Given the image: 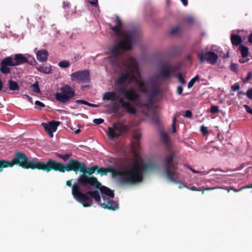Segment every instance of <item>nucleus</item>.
Returning a JSON list of instances; mask_svg holds the SVG:
<instances>
[{"instance_id":"nucleus-1","label":"nucleus","mask_w":252,"mask_h":252,"mask_svg":"<svg viewBox=\"0 0 252 252\" xmlns=\"http://www.w3.org/2000/svg\"><path fill=\"white\" fill-rule=\"evenodd\" d=\"M26 168L38 169L49 172L52 169L64 172L65 171H80L83 173L77 179V182L72 186V194L76 201L83 205L84 207H90L93 205V199L103 208L115 210L118 208V203L112 201L114 197L113 190L102 186L94 177H88L86 173L93 174L97 168L93 166L86 168L84 162H79L75 159H70L67 164L63 165L55 160L49 159L44 163L36 158L27 160Z\"/></svg>"},{"instance_id":"nucleus-2","label":"nucleus","mask_w":252,"mask_h":252,"mask_svg":"<svg viewBox=\"0 0 252 252\" xmlns=\"http://www.w3.org/2000/svg\"><path fill=\"white\" fill-rule=\"evenodd\" d=\"M125 70L116 81V92L105 93L103 101L117 102L120 107L128 113L134 114L136 109L133 103L137 102L145 110L152 108L154 97L159 93L155 77L142 80L135 59L128 57L124 63Z\"/></svg>"},{"instance_id":"nucleus-3","label":"nucleus","mask_w":252,"mask_h":252,"mask_svg":"<svg viewBox=\"0 0 252 252\" xmlns=\"http://www.w3.org/2000/svg\"><path fill=\"white\" fill-rule=\"evenodd\" d=\"M153 165L146 164L141 156L133 153V158L126 161L118 166L109 168L112 176L120 183L135 185L142 182L145 172L152 169Z\"/></svg>"},{"instance_id":"nucleus-4","label":"nucleus","mask_w":252,"mask_h":252,"mask_svg":"<svg viewBox=\"0 0 252 252\" xmlns=\"http://www.w3.org/2000/svg\"><path fill=\"white\" fill-rule=\"evenodd\" d=\"M116 25L110 29L116 35L121 38V41L110 47L108 51L107 59L112 66H117L120 63L121 57L124 51L131 49L134 42L135 33L133 31L124 33L122 31V23L120 18L116 17Z\"/></svg>"},{"instance_id":"nucleus-5","label":"nucleus","mask_w":252,"mask_h":252,"mask_svg":"<svg viewBox=\"0 0 252 252\" xmlns=\"http://www.w3.org/2000/svg\"><path fill=\"white\" fill-rule=\"evenodd\" d=\"M174 157V154L171 152L170 155L167 156L164 160L166 177L169 182L179 184V189L187 188V184L182 182L179 177V173L177 171V166L173 161Z\"/></svg>"},{"instance_id":"nucleus-6","label":"nucleus","mask_w":252,"mask_h":252,"mask_svg":"<svg viewBox=\"0 0 252 252\" xmlns=\"http://www.w3.org/2000/svg\"><path fill=\"white\" fill-rule=\"evenodd\" d=\"M75 95L74 89L67 84H64L58 89L55 94L56 99L62 103H67Z\"/></svg>"},{"instance_id":"nucleus-7","label":"nucleus","mask_w":252,"mask_h":252,"mask_svg":"<svg viewBox=\"0 0 252 252\" xmlns=\"http://www.w3.org/2000/svg\"><path fill=\"white\" fill-rule=\"evenodd\" d=\"M28 158L26 156L21 153H17L15 158L10 162L5 160H0V172L3 168L12 167L15 164H18L23 168H26Z\"/></svg>"},{"instance_id":"nucleus-8","label":"nucleus","mask_w":252,"mask_h":252,"mask_svg":"<svg viewBox=\"0 0 252 252\" xmlns=\"http://www.w3.org/2000/svg\"><path fill=\"white\" fill-rule=\"evenodd\" d=\"M127 130V127L120 124H115L108 127V136L111 139L118 137Z\"/></svg>"},{"instance_id":"nucleus-9","label":"nucleus","mask_w":252,"mask_h":252,"mask_svg":"<svg viewBox=\"0 0 252 252\" xmlns=\"http://www.w3.org/2000/svg\"><path fill=\"white\" fill-rule=\"evenodd\" d=\"M70 76L72 81L79 83H86L90 80V73L88 70L76 71L71 73Z\"/></svg>"},{"instance_id":"nucleus-10","label":"nucleus","mask_w":252,"mask_h":252,"mask_svg":"<svg viewBox=\"0 0 252 252\" xmlns=\"http://www.w3.org/2000/svg\"><path fill=\"white\" fill-rule=\"evenodd\" d=\"M198 57L201 63L206 61L211 64H215L218 59V55L212 51H208L204 54L198 53Z\"/></svg>"},{"instance_id":"nucleus-11","label":"nucleus","mask_w":252,"mask_h":252,"mask_svg":"<svg viewBox=\"0 0 252 252\" xmlns=\"http://www.w3.org/2000/svg\"><path fill=\"white\" fill-rule=\"evenodd\" d=\"M60 125V122L54 121H50L48 123H42V126L50 137H53V132L57 130V127Z\"/></svg>"},{"instance_id":"nucleus-12","label":"nucleus","mask_w":252,"mask_h":252,"mask_svg":"<svg viewBox=\"0 0 252 252\" xmlns=\"http://www.w3.org/2000/svg\"><path fill=\"white\" fill-rule=\"evenodd\" d=\"M31 56L28 54H17L14 55L15 66L19 65L28 62Z\"/></svg>"},{"instance_id":"nucleus-13","label":"nucleus","mask_w":252,"mask_h":252,"mask_svg":"<svg viewBox=\"0 0 252 252\" xmlns=\"http://www.w3.org/2000/svg\"><path fill=\"white\" fill-rule=\"evenodd\" d=\"M37 60L39 62H46L47 60L48 52L44 49L38 50L35 52Z\"/></svg>"},{"instance_id":"nucleus-14","label":"nucleus","mask_w":252,"mask_h":252,"mask_svg":"<svg viewBox=\"0 0 252 252\" xmlns=\"http://www.w3.org/2000/svg\"><path fill=\"white\" fill-rule=\"evenodd\" d=\"M172 67L169 66H162L159 69V76L165 78H169L170 72L172 71Z\"/></svg>"},{"instance_id":"nucleus-15","label":"nucleus","mask_w":252,"mask_h":252,"mask_svg":"<svg viewBox=\"0 0 252 252\" xmlns=\"http://www.w3.org/2000/svg\"><path fill=\"white\" fill-rule=\"evenodd\" d=\"M53 67L51 65H39L37 67V70L44 74H50L52 73Z\"/></svg>"},{"instance_id":"nucleus-16","label":"nucleus","mask_w":252,"mask_h":252,"mask_svg":"<svg viewBox=\"0 0 252 252\" xmlns=\"http://www.w3.org/2000/svg\"><path fill=\"white\" fill-rule=\"evenodd\" d=\"M231 41L233 45L238 46L241 43L242 39L240 36L232 33L231 34Z\"/></svg>"},{"instance_id":"nucleus-17","label":"nucleus","mask_w":252,"mask_h":252,"mask_svg":"<svg viewBox=\"0 0 252 252\" xmlns=\"http://www.w3.org/2000/svg\"><path fill=\"white\" fill-rule=\"evenodd\" d=\"M1 64L11 66H15L14 59H13L11 57H8L4 58L1 63Z\"/></svg>"},{"instance_id":"nucleus-18","label":"nucleus","mask_w":252,"mask_h":252,"mask_svg":"<svg viewBox=\"0 0 252 252\" xmlns=\"http://www.w3.org/2000/svg\"><path fill=\"white\" fill-rule=\"evenodd\" d=\"M239 49L242 58H245L248 56L249 49L247 46H245L244 45H240L239 46Z\"/></svg>"},{"instance_id":"nucleus-19","label":"nucleus","mask_w":252,"mask_h":252,"mask_svg":"<svg viewBox=\"0 0 252 252\" xmlns=\"http://www.w3.org/2000/svg\"><path fill=\"white\" fill-rule=\"evenodd\" d=\"M9 88L10 90L16 91L19 89V86L17 82L13 80L8 81Z\"/></svg>"},{"instance_id":"nucleus-20","label":"nucleus","mask_w":252,"mask_h":252,"mask_svg":"<svg viewBox=\"0 0 252 252\" xmlns=\"http://www.w3.org/2000/svg\"><path fill=\"white\" fill-rule=\"evenodd\" d=\"M188 189L193 190V191H202L203 192L205 190H214L215 189H217L218 188H203V189H197V188L194 187H191L190 188L188 187Z\"/></svg>"},{"instance_id":"nucleus-21","label":"nucleus","mask_w":252,"mask_h":252,"mask_svg":"<svg viewBox=\"0 0 252 252\" xmlns=\"http://www.w3.org/2000/svg\"><path fill=\"white\" fill-rule=\"evenodd\" d=\"M10 68L6 65L1 64L0 71L3 74H7L10 72Z\"/></svg>"},{"instance_id":"nucleus-22","label":"nucleus","mask_w":252,"mask_h":252,"mask_svg":"<svg viewBox=\"0 0 252 252\" xmlns=\"http://www.w3.org/2000/svg\"><path fill=\"white\" fill-rule=\"evenodd\" d=\"M69 63L66 60H63L60 62L58 63L61 68H67L69 66Z\"/></svg>"},{"instance_id":"nucleus-23","label":"nucleus","mask_w":252,"mask_h":252,"mask_svg":"<svg viewBox=\"0 0 252 252\" xmlns=\"http://www.w3.org/2000/svg\"><path fill=\"white\" fill-rule=\"evenodd\" d=\"M160 136L162 138V139L163 140V141L166 143L167 144L169 141V136L167 135V133L163 131L160 132Z\"/></svg>"},{"instance_id":"nucleus-24","label":"nucleus","mask_w":252,"mask_h":252,"mask_svg":"<svg viewBox=\"0 0 252 252\" xmlns=\"http://www.w3.org/2000/svg\"><path fill=\"white\" fill-rule=\"evenodd\" d=\"M199 78L198 75H196L193 78H192L190 81L188 83V88H191L194 85L195 82L198 80Z\"/></svg>"},{"instance_id":"nucleus-25","label":"nucleus","mask_w":252,"mask_h":252,"mask_svg":"<svg viewBox=\"0 0 252 252\" xmlns=\"http://www.w3.org/2000/svg\"><path fill=\"white\" fill-rule=\"evenodd\" d=\"M32 91L36 93H39L40 92V89L38 86V84L37 82L34 83L32 86Z\"/></svg>"},{"instance_id":"nucleus-26","label":"nucleus","mask_w":252,"mask_h":252,"mask_svg":"<svg viewBox=\"0 0 252 252\" xmlns=\"http://www.w3.org/2000/svg\"><path fill=\"white\" fill-rule=\"evenodd\" d=\"M133 136L135 140L139 141L141 137V133L139 131H135L133 133Z\"/></svg>"},{"instance_id":"nucleus-27","label":"nucleus","mask_w":252,"mask_h":252,"mask_svg":"<svg viewBox=\"0 0 252 252\" xmlns=\"http://www.w3.org/2000/svg\"><path fill=\"white\" fill-rule=\"evenodd\" d=\"M210 111L212 114H216L219 112V107L216 105H213L210 108Z\"/></svg>"},{"instance_id":"nucleus-28","label":"nucleus","mask_w":252,"mask_h":252,"mask_svg":"<svg viewBox=\"0 0 252 252\" xmlns=\"http://www.w3.org/2000/svg\"><path fill=\"white\" fill-rule=\"evenodd\" d=\"M200 131L204 135H206L208 133V128L204 126H201L200 127Z\"/></svg>"},{"instance_id":"nucleus-29","label":"nucleus","mask_w":252,"mask_h":252,"mask_svg":"<svg viewBox=\"0 0 252 252\" xmlns=\"http://www.w3.org/2000/svg\"><path fill=\"white\" fill-rule=\"evenodd\" d=\"M179 115L178 114L175 115L173 119V122H172V132H173V133L176 132L175 124H176V118Z\"/></svg>"},{"instance_id":"nucleus-30","label":"nucleus","mask_w":252,"mask_h":252,"mask_svg":"<svg viewBox=\"0 0 252 252\" xmlns=\"http://www.w3.org/2000/svg\"><path fill=\"white\" fill-rule=\"evenodd\" d=\"M230 69L234 72H237L238 69V65L236 63H232L230 65Z\"/></svg>"},{"instance_id":"nucleus-31","label":"nucleus","mask_w":252,"mask_h":252,"mask_svg":"<svg viewBox=\"0 0 252 252\" xmlns=\"http://www.w3.org/2000/svg\"><path fill=\"white\" fill-rule=\"evenodd\" d=\"M93 122L95 125H98L102 124L104 122V120L101 118L94 119L93 120Z\"/></svg>"},{"instance_id":"nucleus-32","label":"nucleus","mask_w":252,"mask_h":252,"mask_svg":"<svg viewBox=\"0 0 252 252\" xmlns=\"http://www.w3.org/2000/svg\"><path fill=\"white\" fill-rule=\"evenodd\" d=\"M189 170H191L193 173H202V174L203 175H207L210 172H206V171H202V172H201V171H196L193 169H192L191 167H189Z\"/></svg>"},{"instance_id":"nucleus-33","label":"nucleus","mask_w":252,"mask_h":252,"mask_svg":"<svg viewBox=\"0 0 252 252\" xmlns=\"http://www.w3.org/2000/svg\"><path fill=\"white\" fill-rule=\"evenodd\" d=\"M240 89V86L238 83H235L231 86V90L233 92L236 91Z\"/></svg>"},{"instance_id":"nucleus-34","label":"nucleus","mask_w":252,"mask_h":252,"mask_svg":"<svg viewBox=\"0 0 252 252\" xmlns=\"http://www.w3.org/2000/svg\"><path fill=\"white\" fill-rule=\"evenodd\" d=\"M246 94L249 99H252V88L249 89Z\"/></svg>"},{"instance_id":"nucleus-35","label":"nucleus","mask_w":252,"mask_h":252,"mask_svg":"<svg viewBox=\"0 0 252 252\" xmlns=\"http://www.w3.org/2000/svg\"><path fill=\"white\" fill-rule=\"evenodd\" d=\"M244 107L247 113L252 115V109L249 105L245 104Z\"/></svg>"},{"instance_id":"nucleus-36","label":"nucleus","mask_w":252,"mask_h":252,"mask_svg":"<svg viewBox=\"0 0 252 252\" xmlns=\"http://www.w3.org/2000/svg\"><path fill=\"white\" fill-rule=\"evenodd\" d=\"M183 116L185 118H190L192 116V113L189 110H187L186 111L185 114L183 115Z\"/></svg>"},{"instance_id":"nucleus-37","label":"nucleus","mask_w":252,"mask_h":252,"mask_svg":"<svg viewBox=\"0 0 252 252\" xmlns=\"http://www.w3.org/2000/svg\"><path fill=\"white\" fill-rule=\"evenodd\" d=\"M177 77L178 78L179 81L180 82V83L181 84H182V85L186 84L185 80H184V79L183 78V77L182 76V75L181 74H178L177 75Z\"/></svg>"},{"instance_id":"nucleus-38","label":"nucleus","mask_w":252,"mask_h":252,"mask_svg":"<svg viewBox=\"0 0 252 252\" xmlns=\"http://www.w3.org/2000/svg\"><path fill=\"white\" fill-rule=\"evenodd\" d=\"M186 21L187 23H189V24H191L194 21V19L191 16H188L186 19Z\"/></svg>"},{"instance_id":"nucleus-39","label":"nucleus","mask_w":252,"mask_h":252,"mask_svg":"<svg viewBox=\"0 0 252 252\" xmlns=\"http://www.w3.org/2000/svg\"><path fill=\"white\" fill-rule=\"evenodd\" d=\"M76 103L79 104L86 105L87 101L82 99H78L76 100Z\"/></svg>"},{"instance_id":"nucleus-40","label":"nucleus","mask_w":252,"mask_h":252,"mask_svg":"<svg viewBox=\"0 0 252 252\" xmlns=\"http://www.w3.org/2000/svg\"><path fill=\"white\" fill-rule=\"evenodd\" d=\"M58 157L62 158L64 160H66L69 157L68 155H58Z\"/></svg>"},{"instance_id":"nucleus-41","label":"nucleus","mask_w":252,"mask_h":252,"mask_svg":"<svg viewBox=\"0 0 252 252\" xmlns=\"http://www.w3.org/2000/svg\"><path fill=\"white\" fill-rule=\"evenodd\" d=\"M35 104L36 105V106H38L40 107H43L45 106V105L41 102L39 101H38V100H36L35 102Z\"/></svg>"},{"instance_id":"nucleus-42","label":"nucleus","mask_w":252,"mask_h":252,"mask_svg":"<svg viewBox=\"0 0 252 252\" xmlns=\"http://www.w3.org/2000/svg\"><path fill=\"white\" fill-rule=\"evenodd\" d=\"M89 3L93 6H96L97 5V0H92V1H90Z\"/></svg>"},{"instance_id":"nucleus-43","label":"nucleus","mask_w":252,"mask_h":252,"mask_svg":"<svg viewBox=\"0 0 252 252\" xmlns=\"http://www.w3.org/2000/svg\"><path fill=\"white\" fill-rule=\"evenodd\" d=\"M177 93L179 94H181L183 92V88L181 86H178L177 89Z\"/></svg>"},{"instance_id":"nucleus-44","label":"nucleus","mask_w":252,"mask_h":252,"mask_svg":"<svg viewBox=\"0 0 252 252\" xmlns=\"http://www.w3.org/2000/svg\"><path fill=\"white\" fill-rule=\"evenodd\" d=\"M252 188V184L243 187L239 189V190H242L243 189Z\"/></svg>"},{"instance_id":"nucleus-45","label":"nucleus","mask_w":252,"mask_h":252,"mask_svg":"<svg viewBox=\"0 0 252 252\" xmlns=\"http://www.w3.org/2000/svg\"><path fill=\"white\" fill-rule=\"evenodd\" d=\"M252 77V72H248L247 76L246 77V80L247 81L249 80Z\"/></svg>"},{"instance_id":"nucleus-46","label":"nucleus","mask_w":252,"mask_h":252,"mask_svg":"<svg viewBox=\"0 0 252 252\" xmlns=\"http://www.w3.org/2000/svg\"><path fill=\"white\" fill-rule=\"evenodd\" d=\"M98 172H102V174H106L107 171L104 168H100L98 171Z\"/></svg>"},{"instance_id":"nucleus-47","label":"nucleus","mask_w":252,"mask_h":252,"mask_svg":"<svg viewBox=\"0 0 252 252\" xmlns=\"http://www.w3.org/2000/svg\"><path fill=\"white\" fill-rule=\"evenodd\" d=\"M178 30H179V29L178 28H175L171 31V34L175 33L178 31Z\"/></svg>"},{"instance_id":"nucleus-48","label":"nucleus","mask_w":252,"mask_h":252,"mask_svg":"<svg viewBox=\"0 0 252 252\" xmlns=\"http://www.w3.org/2000/svg\"><path fill=\"white\" fill-rule=\"evenodd\" d=\"M63 6L64 8H65V7H68L69 6V2L67 1H63Z\"/></svg>"},{"instance_id":"nucleus-49","label":"nucleus","mask_w":252,"mask_h":252,"mask_svg":"<svg viewBox=\"0 0 252 252\" xmlns=\"http://www.w3.org/2000/svg\"><path fill=\"white\" fill-rule=\"evenodd\" d=\"M71 184H72V180H69L66 182V185L68 187H72L73 185L71 186Z\"/></svg>"},{"instance_id":"nucleus-50","label":"nucleus","mask_w":252,"mask_h":252,"mask_svg":"<svg viewBox=\"0 0 252 252\" xmlns=\"http://www.w3.org/2000/svg\"><path fill=\"white\" fill-rule=\"evenodd\" d=\"M180 0L182 1L183 4L184 6H187L188 5V0Z\"/></svg>"},{"instance_id":"nucleus-51","label":"nucleus","mask_w":252,"mask_h":252,"mask_svg":"<svg viewBox=\"0 0 252 252\" xmlns=\"http://www.w3.org/2000/svg\"><path fill=\"white\" fill-rule=\"evenodd\" d=\"M248 40L250 43H252V32L250 34Z\"/></svg>"},{"instance_id":"nucleus-52","label":"nucleus","mask_w":252,"mask_h":252,"mask_svg":"<svg viewBox=\"0 0 252 252\" xmlns=\"http://www.w3.org/2000/svg\"><path fill=\"white\" fill-rule=\"evenodd\" d=\"M245 93H244V92H243L240 91V92H239L238 93V97H240V96H241V95H245Z\"/></svg>"},{"instance_id":"nucleus-53","label":"nucleus","mask_w":252,"mask_h":252,"mask_svg":"<svg viewBox=\"0 0 252 252\" xmlns=\"http://www.w3.org/2000/svg\"><path fill=\"white\" fill-rule=\"evenodd\" d=\"M247 61V60H245L243 58L242 59H240L239 62L241 63H245Z\"/></svg>"},{"instance_id":"nucleus-54","label":"nucleus","mask_w":252,"mask_h":252,"mask_svg":"<svg viewBox=\"0 0 252 252\" xmlns=\"http://www.w3.org/2000/svg\"><path fill=\"white\" fill-rule=\"evenodd\" d=\"M2 89V82L1 79H0V91H1Z\"/></svg>"},{"instance_id":"nucleus-55","label":"nucleus","mask_w":252,"mask_h":252,"mask_svg":"<svg viewBox=\"0 0 252 252\" xmlns=\"http://www.w3.org/2000/svg\"><path fill=\"white\" fill-rule=\"evenodd\" d=\"M80 129L79 128L77 129L76 130H75L74 132L75 134H78L80 132Z\"/></svg>"},{"instance_id":"nucleus-56","label":"nucleus","mask_w":252,"mask_h":252,"mask_svg":"<svg viewBox=\"0 0 252 252\" xmlns=\"http://www.w3.org/2000/svg\"><path fill=\"white\" fill-rule=\"evenodd\" d=\"M98 106H99V105H97V104H92V107H98Z\"/></svg>"},{"instance_id":"nucleus-57","label":"nucleus","mask_w":252,"mask_h":252,"mask_svg":"<svg viewBox=\"0 0 252 252\" xmlns=\"http://www.w3.org/2000/svg\"><path fill=\"white\" fill-rule=\"evenodd\" d=\"M92 104H93L92 103H90L87 102L86 105L92 107Z\"/></svg>"},{"instance_id":"nucleus-58","label":"nucleus","mask_w":252,"mask_h":252,"mask_svg":"<svg viewBox=\"0 0 252 252\" xmlns=\"http://www.w3.org/2000/svg\"><path fill=\"white\" fill-rule=\"evenodd\" d=\"M27 98H28V99L30 100V101H32V97H30V96L29 95H27Z\"/></svg>"},{"instance_id":"nucleus-59","label":"nucleus","mask_w":252,"mask_h":252,"mask_svg":"<svg viewBox=\"0 0 252 252\" xmlns=\"http://www.w3.org/2000/svg\"><path fill=\"white\" fill-rule=\"evenodd\" d=\"M231 189L234 190L235 192H238V191H240V190H239V189L238 190H236L235 189Z\"/></svg>"},{"instance_id":"nucleus-60","label":"nucleus","mask_w":252,"mask_h":252,"mask_svg":"<svg viewBox=\"0 0 252 252\" xmlns=\"http://www.w3.org/2000/svg\"><path fill=\"white\" fill-rule=\"evenodd\" d=\"M186 167L189 169V167H191L190 166H189V165H186Z\"/></svg>"},{"instance_id":"nucleus-61","label":"nucleus","mask_w":252,"mask_h":252,"mask_svg":"<svg viewBox=\"0 0 252 252\" xmlns=\"http://www.w3.org/2000/svg\"><path fill=\"white\" fill-rule=\"evenodd\" d=\"M217 188H218V187ZM218 189H223V188H220V187H218ZM224 189H226V188H224Z\"/></svg>"}]
</instances>
